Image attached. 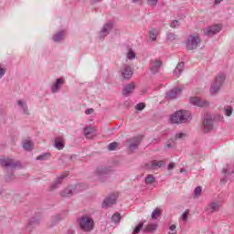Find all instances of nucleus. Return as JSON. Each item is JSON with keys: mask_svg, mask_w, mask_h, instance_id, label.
<instances>
[{"mask_svg": "<svg viewBox=\"0 0 234 234\" xmlns=\"http://www.w3.org/2000/svg\"><path fill=\"white\" fill-rule=\"evenodd\" d=\"M190 116L191 112L189 111L181 109L179 111H176V112L171 115V122L173 123H184V122H186Z\"/></svg>", "mask_w": 234, "mask_h": 234, "instance_id": "nucleus-1", "label": "nucleus"}, {"mask_svg": "<svg viewBox=\"0 0 234 234\" xmlns=\"http://www.w3.org/2000/svg\"><path fill=\"white\" fill-rule=\"evenodd\" d=\"M79 225L82 230L90 232L94 229V219L90 216H81L79 221Z\"/></svg>", "mask_w": 234, "mask_h": 234, "instance_id": "nucleus-2", "label": "nucleus"}, {"mask_svg": "<svg viewBox=\"0 0 234 234\" xmlns=\"http://www.w3.org/2000/svg\"><path fill=\"white\" fill-rule=\"evenodd\" d=\"M225 79V75H218V77H216L214 82H212V85L210 86V93H218L220 88L223 86Z\"/></svg>", "mask_w": 234, "mask_h": 234, "instance_id": "nucleus-3", "label": "nucleus"}, {"mask_svg": "<svg viewBox=\"0 0 234 234\" xmlns=\"http://www.w3.org/2000/svg\"><path fill=\"white\" fill-rule=\"evenodd\" d=\"M200 44H201L200 37L197 35H192L187 38L186 48L187 49L192 50V49H195L196 48H198Z\"/></svg>", "mask_w": 234, "mask_h": 234, "instance_id": "nucleus-4", "label": "nucleus"}, {"mask_svg": "<svg viewBox=\"0 0 234 234\" xmlns=\"http://www.w3.org/2000/svg\"><path fill=\"white\" fill-rule=\"evenodd\" d=\"M0 164L1 165H5V167H11V169H16L21 165L20 162H16L11 158H5V157L0 158Z\"/></svg>", "mask_w": 234, "mask_h": 234, "instance_id": "nucleus-5", "label": "nucleus"}, {"mask_svg": "<svg viewBox=\"0 0 234 234\" xmlns=\"http://www.w3.org/2000/svg\"><path fill=\"white\" fill-rule=\"evenodd\" d=\"M133 69L131 66H126L121 71L120 80H130L133 78Z\"/></svg>", "mask_w": 234, "mask_h": 234, "instance_id": "nucleus-6", "label": "nucleus"}, {"mask_svg": "<svg viewBox=\"0 0 234 234\" xmlns=\"http://www.w3.org/2000/svg\"><path fill=\"white\" fill-rule=\"evenodd\" d=\"M222 26L220 24H216L214 26H210L209 27H207L203 30L204 35H207L208 37H211L212 35H216L217 33H219L221 30Z\"/></svg>", "mask_w": 234, "mask_h": 234, "instance_id": "nucleus-7", "label": "nucleus"}, {"mask_svg": "<svg viewBox=\"0 0 234 234\" xmlns=\"http://www.w3.org/2000/svg\"><path fill=\"white\" fill-rule=\"evenodd\" d=\"M162 64L163 63L160 58H155V60H152L150 65V71H152V73L154 74L158 73L162 68Z\"/></svg>", "mask_w": 234, "mask_h": 234, "instance_id": "nucleus-8", "label": "nucleus"}, {"mask_svg": "<svg viewBox=\"0 0 234 234\" xmlns=\"http://www.w3.org/2000/svg\"><path fill=\"white\" fill-rule=\"evenodd\" d=\"M117 195H111L102 203V207H111L113 204H116Z\"/></svg>", "mask_w": 234, "mask_h": 234, "instance_id": "nucleus-9", "label": "nucleus"}, {"mask_svg": "<svg viewBox=\"0 0 234 234\" xmlns=\"http://www.w3.org/2000/svg\"><path fill=\"white\" fill-rule=\"evenodd\" d=\"M190 103H193V105H197V107H204V105H207V101H203V99H199V97H191Z\"/></svg>", "mask_w": 234, "mask_h": 234, "instance_id": "nucleus-10", "label": "nucleus"}, {"mask_svg": "<svg viewBox=\"0 0 234 234\" xmlns=\"http://www.w3.org/2000/svg\"><path fill=\"white\" fill-rule=\"evenodd\" d=\"M135 90V84L134 82H131V84H127V86H124L123 90H122V95H130L131 93H133Z\"/></svg>", "mask_w": 234, "mask_h": 234, "instance_id": "nucleus-11", "label": "nucleus"}, {"mask_svg": "<svg viewBox=\"0 0 234 234\" xmlns=\"http://www.w3.org/2000/svg\"><path fill=\"white\" fill-rule=\"evenodd\" d=\"M65 80L64 79H57L56 84H53L52 86V91L53 93H58V90H60L62 84H64Z\"/></svg>", "mask_w": 234, "mask_h": 234, "instance_id": "nucleus-12", "label": "nucleus"}, {"mask_svg": "<svg viewBox=\"0 0 234 234\" xmlns=\"http://www.w3.org/2000/svg\"><path fill=\"white\" fill-rule=\"evenodd\" d=\"M140 142H141L140 138H132L128 142V147L131 150L136 149V147H138Z\"/></svg>", "mask_w": 234, "mask_h": 234, "instance_id": "nucleus-13", "label": "nucleus"}, {"mask_svg": "<svg viewBox=\"0 0 234 234\" xmlns=\"http://www.w3.org/2000/svg\"><path fill=\"white\" fill-rule=\"evenodd\" d=\"M219 207L220 204L218 202H213L207 207V211H208V213H214V211H218Z\"/></svg>", "mask_w": 234, "mask_h": 234, "instance_id": "nucleus-14", "label": "nucleus"}, {"mask_svg": "<svg viewBox=\"0 0 234 234\" xmlns=\"http://www.w3.org/2000/svg\"><path fill=\"white\" fill-rule=\"evenodd\" d=\"M203 125L207 131H210L213 129V120L211 118H205L203 121Z\"/></svg>", "mask_w": 234, "mask_h": 234, "instance_id": "nucleus-15", "label": "nucleus"}, {"mask_svg": "<svg viewBox=\"0 0 234 234\" xmlns=\"http://www.w3.org/2000/svg\"><path fill=\"white\" fill-rule=\"evenodd\" d=\"M112 27V22H109L108 24H106L101 31V37H105L106 35H108Z\"/></svg>", "mask_w": 234, "mask_h": 234, "instance_id": "nucleus-16", "label": "nucleus"}, {"mask_svg": "<svg viewBox=\"0 0 234 234\" xmlns=\"http://www.w3.org/2000/svg\"><path fill=\"white\" fill-rule=\"evenodd\" d=\"M162 165H164L163 160H153L151 164L152 169H158L159 167H162Z\"/></svg>", "mask_w": 234, "mask_h": 234, "instance_id": "nucleus-17", "label": "nucleus"}, {"mask_svg": "<svg viewBox=\"0 0 234 234\" xmlns=\"http://www.w3.org/2000/svg\"><path fill=\"white\" fill-rule=\"evenodd\" d=\"M184 62H180L179 64H177L176 69H175V74L179 77L184 69Z\"/></svg>", "mask_w": 234, "mask_h": 234, "instance_id": "nucleus-18", "label": "nucleus"}, {"mask_svg": "<svg viewBox=\"0 0 234 234\" xmlns=\"http://www.w3.org/2000/svg\"><path fill=\"white\" fill-rule=\"evenodd\" d=\"M23 147H24V149H26L27 151H31V149H33V147H34V144H33V142H31L30 140H26V141L23 143Z\"/></svg>", "mask_w": 234, "mask_h": 234, "instance_id": "nucleus-19", "label": "nucleus"}, {"mask_svg": "<svg viewBox=\"0 0 234 234\" xmlns=\"http://www.w3.org/2000/svg\"><path fill=\"white\" fill-rule=\"evenodd\" d=\"M182 94V90H172L170 93H168L169 98H176V96H179Z\"/></svg>", "mask_w": 234, "mask_h": 234, "instance_id": "nucleus-20", "label": "nucleus"}, {"mask_svg": "<svg viewBox=\"0 0 234 234\" xmlns=\"http://www.w3.org/2000/svg\"><path fill=\"white\" fill-rule=\"evenodd\" d=\"M73 193H74V187H68L61 193V195L62 197H70V195H73Z\"/></svg>", "mask_w": 234, "mask_h": 234, "instance_id": "nucleus-21", "label": "nucleus"}, {"mask_svg": "<svg viewBox=\"0 0 234 234\" xmlns=\"http://www.w3.org/2000/svg\"><path fill=\"white\" fill-rule=\"evenodd\" d=\"M112 220L114 223H119L120 220H122V216H121L120 212H115L114 214H112Z\"/></svg>", "mask_w": 234, "mask_h": 234, "instance_id": "nucleus-22", "label": "nucleus"}, {"mask_svg": "<svg viewBox=\"0 0 234 234\" xmlns=\"http://www.w3.org/2000/svg\"><path fill=\"white\" fill-rule=\"evenodd\" d=\"M55 145L57 149H63L64 144H63L62 138H56Z\"/></svg>", "mask_w": 234, "mask_h": 234, "instance_id": "nucleus-23", "label": "nucleus"}, {"mask_svg": "<svg viewBox=\"0 0 234 234\" xmlns=\"http://www.w3.org/2000/svg\"><path fill=\"white\" fill-rule=\"evenodd\" d=\"M158 29H151L150 30V38L152 40H156L157 37H158Z\"/></svg>", "mask_w": 234, "mask_h": 234, "instance_id": "nucleus-24", "label": "nucleus"}, {"mask_svg": "<svg viewBox=\"0 0 234 234\" xmlns=\"http://www.w3.org/2000/svg\"><path fill=\"white\" fill-rule=\"evenodd\" d=\"M154 182H155V178L154 175H148V176H146L145 184L152 185V184H154Z\"/></svg>", "mask_w": 234, "mask_h": 234, "instance_id": "nucleus-25", "label": "nucleus"}, {"mask_svg": "<svg viewBox=\"0 0 234 234\" xmlns=\"http://www.w3.org/2000/svg\"><path fill=\"white\" fill-rule=\"evenodd\" d=\"M63 37H65V33L61 31L60 33H57L56 35H54L53 38L56 42H59L60 40H62Z\"/></svg>", "mask_w": 234, "mask_h": 234, "instance_id": "nucleus-26", "label": "nucleus"}, {"mask_svg": "<svg viewBox=\"0 0 234 234\" xmlns=\"http://www.w3.org/2000/svg\"><path fill=\"white\" fill-rule=\"evenodd\" d=\"M161 215V210L160 209H154L152 212V218H154V220H156V218H158V217H160Z\"/></svg>", "mask_w": 234, "mask_h": 234, "instance_id": "nucleus-27", "label": "nucleus"}, {"mask_svg": "<svg viewBox=\"0 0 234 234\" xmlns=\"http://www.w3.org/2000/svg\"><path fill=\"white\" fill-rule=\"evenodd\" d=\"M233 107L232 106H225L224 112L227 116H230L232 114Z\"/></svg>", "mask_w": 234, "mask_h": 234, "instance_id": "nucleus-28", "label": "nucleus"}, {"mask_svg": "<svg viewBox=\"0 0 234 234\" xmlns=\"http://www.w3.org/2000/svg\"><path fill=\"white\" fill-rule=\"evenodd\" d=\"M108 173V169L105 167H99L96 171V175H106Z\"/></svg>", "mask_w": 234, "mask_h": 234, "instance_id": "nucleus-29", "label": "nucleus"}, {"mask_svg": "<svg viewBox=\"0 0 234 234\" xmlns=\"http://www.w3.org/2000/svg\"><path fill=\"white\" fill-rule=\"evenodd\" d=\"M136 55L133 49H128L127 51V58L130 59L135 58Z\"/></svg>", "mask_w": 234, "mask_h": 234, "instance_id": "nucleus-30", "label": "nucleus"}, {"mask_svg": "<svg viewBox=\"0 0 234 234\" xmlns=\"http://www.w3.org/2000/svg\"><path fill=\"white\" fill-rule=\"evenodd\" d=\"M17 103L18 105H20V107H22L25 112L28 113V107L27 106V104H25V102H23V101H18Z\"/></svg>", "mask_w": 234, "mask_h": 234, "instance_id": "nucleus-31", "label": "nucleus"}, {"mask_svg": "<svg viewBox=\"0 0 234 234\" xmlns=\"http://www.w3.org/2000/svg\"><path fill=\"white\" fill-rule=\"evenodd\" d=\"M119 144L117 142H112V144H109V150L114 151L118 147Z\"/></svg>", "mask_w": 234, "mask_h": 234, "instance_id": "nucleus-32", "label": "nucleus"}, {"mask_svg": "<svg viewBox=\"0 0 234 234\" xmlns=\"http://www.w3.org/2000/svg\"><path fill=\"white\" fill-rule=\"evenodd\" d=\"M188 217H189V210H185V212H183L182 214V220L184 222H186Z\"/></svg>", "mask_w": 234, "mask_h": 234, "instance_id": "nucleus-33", "label": "nucleus"}, {"mask_svg": "<svg viewBox=\"0 0 234 234\" xmlns=\"http://www.w3.org/2000/svg\"><path fill=\"white\" fill-rule=\"evenodd\" d=\"M143 227H144V223H139V224L135 227V229H134V230H133L134 234H138V233L140 232L141 229H143Z\"/></svg>", "mask_w": 234, "mask_h": 234, "instance_id": "nucleus-34", "label": "nucleus"}, {"mask_svg": "<svg viewBox=\"0 0 234 234\" xmlns=\"http://www.w3.org/2000/svg\"><path fill=\"white\" fill-rule=\"evenodd\" d=\"M195 196L196 197H200L201 193H202V187L198 186V187H196L195 191Z\"/></svg>", "mask_w": 234, "mask_h": 234, "instance_id": "nucleus-35", "label": "nucleus"}, {"mask_svg": "<svg viewBox=\"0 0 234 234\" xmlns=\"http://www.w3.org/2000/svg\"><path fill=\"white\" fill-rule=\"evenodd\" d=\"M91 131H92L91 127H85L84 128V134H85V136H89V134H90Z\"/></svg>", "mask_w": 234, "mask_h": 234, "instance_id": "nucleus-36", "label": "nucleus"}, {"mask_svg": "<svg viewBox=\"0 0 234 234\" xmlns=\"http://www.w3.org/2000/svg\"><path fill=\"white\" fill-rule=\"evenodd\" d=\"M145 104H144V102H140V104H136L135 108L138 109L139 111H142L143 109H144Z\"/></svg>", "mask_w": 234, "mask_h": 234, "instance_id": "nucleus-37", "label": "nucleus"}, {"mask_svg": "<svg viewBox=\"0 0 234 234\" xmlns=\"http://www.w3.org/2000/svg\"><path fill=\"white\" fill-rule=\"evenodd\" d=\"M6 69H5V68H0V79H2V77H4Z\"/></svg>", "mask_w": 234, "mask_h": 234, "instance_id": "nucleus-38", "label": "nucleus"}, {"mask_svg": "<svg viewBox=\"0 0 234 234\" xmlns=\"http://www.w3.org/2000/svg\"><path fill=\"white\" fill-rule=\"evenodd\" d=\"M147 2L150 5H156L158 0H147Z\"/></svg>", "mask_w": 234, "mask_h": 234, "instance_id": "nucleus-39", "label": "nucleus"}, {"mask_svg": "<svg viewBox=\"0 0 234 234\" xmlns=\"http://www.w3.org/2000/svg\"><path fill=\"white\" fill-rule=\"evenodd\" d=\"M185 137H186L185 133H178L177 134H176V138H185Z\"/></svg>", "mask_w": 234, "mask_h": 234, "instance_id": "nucleus-40", "label": "nucleus"}, {"mask_svg": "<svg viewBox=\"0 0 234 234\" xmlns=\"http://www.w3.org/2000/svg\"><path fill=\"white\" fill-rule=\"evenodd\" d=\"M170 230H172V234H176V225H171Z\"/></svg>", "mask_w": 234, "mask_h": 234, "instance_id": "nucleus-41", "label": "nucleus"}, {"mask_svg": "<svg viewBox=\"0 0 234 234\" xmlns=\"http://www.w3.org/2000/svg\"><path fill=\"white\" fill-rule=\"evenodd\" d=\"M93 112H94L93 108L86 109V111H85L86 114H91Z\"/></svg>", "mask_w": 234, "mask_h": 234, "instance_id": "nucleus-42", "label": "nucleus"}, {"mask_svg": "<svg viewBox=\"0 0 234 234\" xmlns=\"http://www.w3.org/2000/svg\"><path fill=\"white\" fill-rule=\"evenodd\" d=\"M176 26H178V20H174L171 24L172 27H176Z\"/></svg>", "mask_w": 234, "mask_h": 234, "instance_id": "nucleus-43", "label": "nucleus"}, {"mask_svg": "<svg viewBox=\"0 0 234 234\" xmlns=\"http://www.w3.org/2000/svg\"><path fill=\"white\" fill-rule=\"evenodd\" d=\"M46 156H48V154H42L40 156H37V160H43Z\"/></svg>", "mask_w": 234, "mask_h": 234, "instance_id": "nucleus-44", "label": "nucleus"}, {"mask_svg": "<svg viewBox=\"0 0 234 234\" xmlns=\"http://www.w3.org/2000/svg\"><path fill=\"white\" fill-rule=\"evenodd\" d=\"M174 167H175V164L172 162L171 164H169V165H168V169H169V171L171 170V169H174Z\"/></svg>", "mask_w": 234, "mask_h": 234, "instance_id": "nucleus-45", "label": "nucleus"}, {"mask_svg": "<svg viewBox=\"0 0 234 234\" xmlns=\"http://www.w3.org/2000/svg\"><path fill=\"white\" fill-rule=\"evenodd\" d=\"M12 179H13L12 176H5V180H7V182H10V180Z\"/></svg>", "mask_w": 234, "mask_h": 234, "instance_id": "nucleus-46", "label": "nucleus"}, {"mask_svg": "<svg viewBox=\"0 0 234 234\" xmlns=\"http://www.w3.org/2000/svg\"><path fill=\"white\" fill-rule=\"evenodd\" d=\"M136 4H142L143 0H133Z\"/></svg>", "mask_w": 234, "mask_h": 234, "instance_id": "nucleus-47", "label": "nucleus"}, {"mask_svg": "<svg viewBox=\"0 0 234 234\" xmlns=\"http://www.w3.org/2000/svg\"><path fill=\"white\" fill-rule=\"evenodd\" d=\"M222 0H215V4H219Z\"/></svg>", "mask_w": 234, "mask_h": 234, "instance_id": "nucleus-48", "label": "nucleus"}, {"mask_svg": "<svg viewBox=\"0 0 234 234\" xmlns=\"http://www.w3.org/2000/svg\"><path fill=\"white\" fill-rule=\"evenodd\" d=\"M221 182H223L225 184L227 182L226 178H223V180H221Z\"/></svg>", "mask_w": 234, "mask_h": 234, "instance_id": "nucleus-49", "label": "nucleus"}, {"mask_svg": "<svg viewBox=\"0 0 234 234\" xmlns=\"http://www.w3.org/2000/svg\"><path fill=\"white\" fill-rule=\"evenodd\" d=\"M165 147H171V145L169 144H166Z\"/></svg>", "mask_w": 234, "mask_h": 234, "instance_id": "nucleus-50", "label": "nucleus"}, {"mask_svg": "<svg viewBox=\"0 0 234 234\" xmlns=\"http://www.w3.org/2000/svg\"><path fill=\"white\" fill-rule=\"evenodd\" d=\"M98 1H100V0H93V2H98Z\"/></svg>", "mask_w": 234, "mask_h": 234, "instance_id": "nucleus-51", "label": "nucleus"}, {"mask_svg": "<svg viewBox=\"0 0 234 234\" xmlns=\"http://www.w3.org/2000/svg\"><path fill=\"white\" fill-rule=\"evenodd\" d=\"M76 187L78 188V187H80V186H76Z\"/></svg>", "mask_w": 234, "mask_h": 234, "instance_id": "nucleus-52", "label": "nucleus"}, {"mask_svg": "<svg viewBox=\"0 0 234 234\" xmlns=\"http://www.w3.org/2000/svg\"><path fill=\"white\" fill-rule=\"evenodd\" d=\"M232 173L231 172H229V175H231Z\"/></svg>", "mask_w": 234, "mask_h": 234, "instance_id": "nucleus-53", "label": "nucleus"}, {"mask_svg": "<svg viewBox=\"0 0 234 234\" xmlns=\"http://www.w3.org/2000/svg\"><path fill=\"white\" fill-rule=\"evenodd\" d=\"M61 178H64V176H62Z\"/></svg>", "mask_w": 234, "mask_h": 234, "instance_id": "nucleus-54", "label": "nucleus"}]
</instances>
